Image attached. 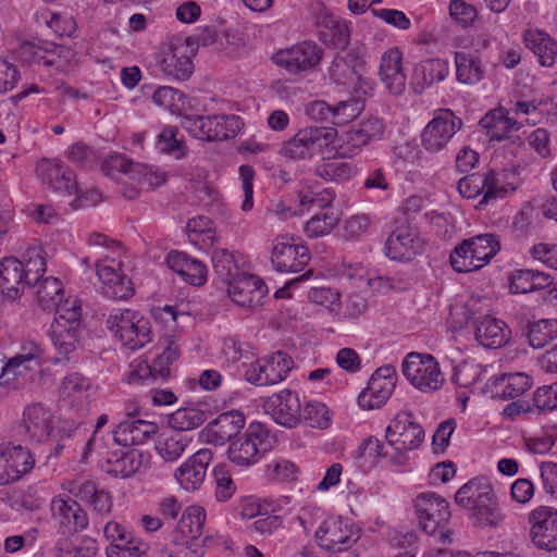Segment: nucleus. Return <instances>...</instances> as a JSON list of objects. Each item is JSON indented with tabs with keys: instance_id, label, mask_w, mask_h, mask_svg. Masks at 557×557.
Listing matches in <instances>:
<instances>
[{
	"instance_id": "obj_1",
	"label": "nucleus",
	"mask_w": 557,
	"mask_h": 557,
	"mask_svg": "<svg viewBox=\"0 0 557 557\" xmlns=\"http://www.w3.org/2000/svg\"><path fill=\"white\" fill-rule=\"evenodd\" d=\"M419 528L428 535L438 534L443 543L450 541L448 522L451 513L448 502L434 492H425L414 500Z\"/></svg>"
},
{
	"instance_id": "obj_2",
	"label": "nucleus",
	"mask_w": 557,
	"mask_h": 557,
	"mask_svg": "<svg viewBox=\"0 0 557 557\" xmlns=\"http://www.w3.org/2000/svg\"><path fill=\"white\" fill-rule=\"evenodd\" d=\"M336 136L337 132L334 127H305L285 141L278 153L294 161L311 159L323 148L333 144Z\"/></svg>"
},
{
	"instance_id": "obj_3",
	"label": "nucleus",
	"mask_w": 557,
	"mask_h": 557,
	"mask_svg": "<svg viewBox=\"0 0 557 557\" xmlns=\"http://www.w3.org/2000/svg\"><path fill=\"white\" fill-rule=\"evenodd\" d=\"M272 443L269 430L262 423L252 422L243 435L231 442L228 459L242 467L250 466L272 447Z\"/></svg>"
},
{
	"instance_id": "obj_4",
	"label": "nucleus",
	"mask_w": 557,
	"mask_h": 557,
	"mask_svg": "<svg viewBox=\"0 0 557 557\" xmlns=\"http://www.w3.org/2000/svg\"><path fill=\"white\" fill-rule=\"evenodd\" d=\"M240 125V117L236 115H186L182 119V126L191 136L208 141L233 138L239 132Z\"/></svg>"
},
{
	"instance_id": "obj_5",
	"label": "nucleus",
	"mask_w": 557,
	"mask_h": 557,
	"mask_svg": "<svg viewBox=\"0 0 557 557\" xmlns=\"http://www.w3.org/2000/svg\"><path fill=\"white\" fill-rule=\"evenodd\" d=\"M401 368L405 377L424 393L435 392L444 384L440 364L432 355L410 352L404 359Z\"/></svg>"
},
{
	"instance_id": "obj_6",
	"label": "nucleus",
	"mask_w": 557,
	"mask_h": 557,
	"mask_svg": "<svg viewBox=\"0 0 557 557\" xmlns=\"http://www.w3.org/2000/svg\"><path fill=\"white\" fill-rule=\"evenodd\" d=\"M462 125V120L455 115L451 110L440 109L435 111L434 117L426 124L421 134L422 147L432 153L443 150Z\"/></svg>"
},
{
	"instance_id": "obj_7",
	"label": "nucleus",
	"mask_w": 557,
	"mask_h": 557,
	"mask_svg": "<svg viewBox=\"0 0 557 557\" xmlns=\"http://www.w3.org/2000/svg\"><path fill=\"white\" fill-rule=\"evenodd\" d=\"M311 259L306 246L294 243L293 237L280 235L275 238L271 252L273 268L281 273H296L304 270Z\"/></svg>"
},
{
	"instance_id": "obj_8",
	"label": "nucleus",
	"mask_w": 557,
	"mask_h": 557,
	"mask_svg": "<svg viewBox=\"0 0 557 557\" xmlns=\"http://www.w3.org/2000/svg\"><path fill=\"white\" fill-rule=\"evenodd\" d=\"M457 189L467 199H473L482 195L479 205H488L506 196L507 189L499 185L494 171L486 173H473L458 181Z\"/></svg>"
},
{
	"instance_id": "obj_9",
	"label": "nucleus",
	"mask_w": 557,
	"mask_h": 557,
	"mask_svg": "<svg viewBox=\"0 0 557 557\" xmlns=\"http://www.w3.org/2000/svg\"><path fill=\"white\" fill-rule=\"evenodd\" d=\"M424 430L413 421L411 411H400L387 425L385 438L396 449L413 450L424 441Z\"/></svg>"
},
{
	"instance_id": "obj_10",
	"label": "nucleus",
	"mask_w": 557,
	"mask_h": 557,
	"mask_svg": "<svg viewBox=\"0 0 557 557\" xmlns=\"http://www.w3.org/2000/svg\"><path fill=\"white\" fill-rule=\"evenodd\" d=\"M318 544L329 552L349 548L359 539V532L347 520L329 518L314 532Z\"/></svg>"
},
{
	"instance_id": "obj_11",
	"label": "nucleus",
	"mask_w": 557,
	"mask_h": 557,
	"mask_svg": "<svg viewBox=\"0 0 557 557\" xmlns=\"http://www.w3.org/2000/svg\"><path fill=\"white\" fill-rule=\"evenodd\" d=\"M530 537L543 550H557V509L540 506L529 513Z\"/></svg>"
},
{
	"instance_id": "obj_12",
	"label": "nucleus",
	"mask_w": 557,
	"mask_h": 557,
	"mask_svg": "<svg viewBox=\"0 0 557 557\" xmlns=\"http://www.w3.org/2000/svg\"><path fill=\"white\" fill-rule=\"evenodd\" d=\"M323 58V49L312 41H302L274 55L277 65L292 74L314 69Z\"/></svg>"
},
{
	"instance_id": "obj_13",
	"label": "nucleus",
	"mask_w": 557,
	"mask_h": 557,
	"mask_svg": "<svg viewBox=\"0 0 557 557\" xmlns=\"http://www.w3.org/2000/svg\"><path fill=\"white\" fill-rule=\"evenodd\" d=\"M181 355V346L174 337L165 339V346L160 355H158L152 364L140 363L131 374V383L145 382L151 380L153 383L165 382L171 375L170 366L178 359Z\"/></svg>"
},
{
	"instance_id": "obj_14",
	"label": "nucleus",
	"mask_w": 557,
	"mask_h": 557,
	"mask_svg": "<svg viewBox=\"0 0 557 557\" xmlns=\"http://www.w3.org/2000/svg\"><path fill=\"white\" fill-rule=\"evenodd\" d=\"M364 67L363 52L360 47H352L338 52L329 67V77L337 85L364 83L362 72Z\"/></svg>"
},
{
	"instance_id": "obj_15",
	"label": "nucleus",
	"mask_w": 557,
	"mask_h": 557,
	"mask_svg": "<svg viewBox=\"0 0 557 557\" xmlns=\"http://www.w3.org/2000/svg\"><path fill=\"white\" fill-rule=\"evenodd\" d=\"M44 362V350L36 343H30L28 346H23L21 351L14 357L10 358L1 370L0 387L3 384L12 389H17L20 386L15 383L17 376L23 375L24 372L37 371Z\"/></svg>"
},
{
	"instance_id": "obj_16",
	"label": "nucleus",
	"mask_w": 557,
	"mask_h": 557,
	"mask_svg": "<svg viewBox=\"0 0 557 557\" xmlns=\"http://www.w3.org/2000/svg\"><path fill=\"white\" fill-rule=\"evenodd\" d=\"M263 409L277 424L286 428H294L301 420L298 394L290 389H283L269 396L263 403Z\"/></svg>"
},
{
	"instance_id": "obj_17",
	"label": "nucleus",
	"mask_w": 557,
	"mask_h": 557,
	"mask_svg": "<svg viewBox=\"0 0 557 557\" xmlns=\"http://www.w3.org/2000/svg\"><path fill=\"white\" fill-rule=\"evenodd\" d=\"M227 284V294L240 307L255 308L262 305L268 293L265 283L257 275L242 272Z\"/></svg>"
},
{
	"instance_id": "obj_18",
	"label": "nucleus",
	"mask_w": 557,
	"mask_h": 557,
	"mask_svg": "<svg viewBox=\"0 0 557 557\" xmlns=\"http://www.w3.org/2000/svg\"><path fill=\"white\" fill-rule=\"evenodd\" d=\"M211 460L212 453L209 449H199L185 460L174 472L181 487L187 492L200 488Z\"/></svg>"
},
{
	"instance_id": "obj_19",
	"label": "nucleus",
	"mask_w": 557,
	"mask_h": 557,
	"mask_svg": "<svg viewBox=\"0 0 557 557\" xmlns=\"http://www.w3.org/2000/svg\"><path fill=\"white\" fill-rule=\"evenodd\" d=\"M468 320L474 326V336L480 345L485 348H498L504 346L510 335L505 322L491 315L475 317L469 309Z\"/></svg>"
},
{
	"instance_id": "obj_20",
	"label": "nucleus",
	"mask_w": 557,
	"mask_h": 557,
	"mask_svg": "<svg viewBox=\"0 0 557 557\" xmlns=\"http://www.w3.org/2000/svg\"><path fill=\"white\" fill-rule=\"evenodd\" d=\"M52 517L66 532H79L88 527V515L78 499L57 496L51 502Z\"/></svg>"
},
{
	"instance_id": "obj_21",
	"label": "nucleus",
	"mask_w": 557,
	"mask_h": 557,
	"mask_svg": "<svg viewBox=\"0 0 557 557\" xmlns=\"http://www.w3.org/2000/svg\"><path fill=\"white\" fill-rule=\"evenodd\" d=\"M95 268L99 280L102 282V293L104 296L112 299H128L134 295V286L131 281L122 271L121 268L115 269L112 265L106 264L103 261L97 260Z\"/></svg>"
},
{
	"instance_id": "obj_22",
	"label": "nucleus",
	"mask_w": 557,
	"mask_h": 557,
	"mask_svg": "<svg viewBox=\"0 0 557 557\" xmlns=\"http://www.w3.org/2000/svg\"><path fill=\"white\" fill-rule=\"evenodd\" d=\"M244 424L245 417L242 412L237 410L223 412L206 426V440L210 444L222 446L238 435Z\"/></svg>"
},
{
	"instance_id": "obj_23",
	"label": "nucleus",
	"mask_w": 557,
	"mask_h": 557,
	"mask_svg": "<svg viewBox=\"0 0 557 557\" xmlns=\"http://www.w3.org/2000/svg\"><path fill=\"white\" fill-rule=\"evenodd\" d=\"M159 426L143 419H127L120 422L112 431L113 442L123 447L141 445L157 434Z\"/></svg>"
},
{
	"instance_id": "obj_24",
	"label": "nucleus",
	"mask_w": 557,
	"mask_h": 557,
	"mask_svg": "<svg viewBox=\"0 0 557 557\" xmlns=\"http://www.w3.org/2000/svg\"><path fill=\"white\" fill-rule=\"evenodd\" d=\"M479 125L491 140L510 139L513 144L521 140L518 134H513L520 129V124L510 119L502 108L490 110L481 117Z\"/></svg>"
},
{
	"instance_id": "obj_25",
	"label": "nucleus",
	"mask_w": 557,
	"mask_h": 557,
	"mask_svg": "<svg viewBox=\"0 0 557 557\" xmlns=\"http://www.w3.org/2000/svg\"><path fill=\"white\" fill-rule=\"evenodd\" d=\"M143 463V455L136 449L109 450L101 469L114 478H131Z\"/></svg>"
},
{
	"instance_id": "obj_26",
	"label": "nucleus",
	"mask_w": 557,
	"mask_h": 557,
	"mask_svg": "<svg viewBox=\"0 0 557 557\" xmlns=\"http://www.w3.org/2000/svg\"><path fill=\"white\" fill-rule=\"evenodd\" d=\"M386 255L393 260L409 261L422 249L421 239L409 227L396 228L386 239Z\"/></svg>"
},
{
	"instance_id": "obj_27",
	"label": "nucleus",
	"mask_w": 557,
	"mask_h": 557,
	"mask_svg": "<svg viewBox=\"0 0 557 557\" xmlns=\"http://www.w3.org/2000/svg\"><path fill=\"white\" fill-rule=\"evenodd\" d=\"M380 77L393 95H400L406 87V74L403 69V53L398 48L387 50L381 58Z\"/></svg>"
},
{
	"instance_id": "obj_28",
	"label": "nucleus",
	"mask_w": 557,
	"mask_h": 557,
	"mask_svg": "<svg viewBox=\"0 0 557 557\" xmlns=\"http://www.w3.org/2000/svg\"><path fill=\"white\" fill-rule=\"evenodd\" d=\"M101 171L104 175L117 180V174L128 175L129 178L139 183H148L149 185H159L160 181L157 176L147 172L141 164H134L123 154H114L106 158L101 163Z\"/></svg>"
},
{
	"instance_id": "obj_29",
	"label": "nucleus",
	"mask_w": 557,
	"mask_h": 557,
	"mask_svg": "<svg viewBox=\"0 0 557 557\" xmlns=\"http://www.w3.org/2000/svg\"><path fill=\"white\" fill-rule=\"evenodd\" d=\"M23 262L15 257H5L0 262V288L11 299H16L26 287H30V281L24 275Z\"/></svg>"
},
{
	"instance_id": "obj_30",
	"label": "nucleus",
	"mask_w": 557,
	"mask_h": 557,
	"mask_svg": "<svg viewBox=\"0 0 557 557\" xmlns=\"http://www.w3.org/2000/svg\"><path fill=\"white\" fill-rule=\"evenodd\" d=\"M168 265L190 285L201 286L207 282V267L187 253L172 250L166 257Z\"/></svg>"
},
{
	"instance_id": "obj_31",
	"label": "nucleus",
	"mask_w": 557,
	"mask_h": 557,
	"mask_svg": "<svg viewBox=\"0 0 557 557\" xmlns=\"http://www.w3.org/2000/svg\"><path fill=\"white\" fill-rule=\"evenodd\" d=\"M320 40L333 49L345 50L349 45L350 32L345 22L331 13H322L317 17Z\"/></svg>"
},
{
	"instance_id": "obj_32",
	"label": "nucleus",
	"mask_w": 557,
	"mask_h": 557,
	"mask_svg": "<svg viewBox=\"0 0 557 557\" xmlns=\"http://www.w3.org/2000/svg\"><path fill=\"white\" fill-rule=\"evenodd\" d=\"M160 67L166 76L173 79L185 81L189 78L194 72V64L188 54V48L177 46L164 51Z\"/></svg>"
},
{
	"instance_id": "obj_33",
	"label": "nucleus",
	"mask_w": 557,
	"mask_h": 557,
	"mask_svg": "<svg viewBox=\"0 0 557 557\" xmlns=\"http://www.w3.org/2000/svg\"><path fill=\"white\" fill-rule=\"evenodd\" d=\"M492 398L512 399L532 387L531 376L522 372L504 373L492 381Z\"/></svg>"
},
{
	"instance_id": "obj_34",
	"label": "nucleus",
	"mask_w": 557,
	"mask_h": 557,
	"mask_svg": "<svg viewBox=\"0 0 557 557\" xmlns=\"http://www.w3.org/2000/svg\"><path fill=\"white\" fill-rule=\"evenodd\" d=\"M73 496L91 507L97 515H108L112 510V496L109 492L98 488L92 481H84L71 490Z\"/></svg>"
},
{
	"instance_id": "obj_35",
	"label": "nucleus",
	"mask_w": 557,
	"mask_h": 557,
	"mask_svg": "<svg viewBox=\"0 0 557 557\" xmlns=\"http://www.w3.org/2000/svg\"><path fill=\"white\" fill-rule=\"evenodd\" d=\"M0 458L5 460V467L9 468L16 481L28 473L35 466L32 451L21 445L1 444Z\"/></svg>"
},
{
	"instance_id": "obj_36",
	"label": "nucleus",
	"mask_w": 557,
	"mask_h": 557,
	"mask_svg": "<svg viewBox=\"0 0 557 557\" xmlns=\"http://www.w3.org/2000/svg\"><path fill=\"white\" fill-rule=\"evenodd\" d=\"M495 495L486 478H474L463 484L455 494V503L465 509H470L479 503H484Z\"/></svg>"
},
{
	"instance_id": "obj_37",
	"label": "nucleus",
	"mask_w": 557,
	"mask_h": 557,
	"mask_svg": "<svg viewBox=\"0 0 557 557\" xmlns=\"http://www.w3.org/2000/svg\"><path fill=\"white\" fill-rule=\"evenodd\" d=\"M525 46L537 57L541 65L550 67L557 57V41L542 30H530L524 35Z\"/></svg>"
},
{
	"instance_id": "obj_38",
	"label": "nucleus",
	"mask_w": 557,
	"mask_h": 557,
	"mask_svg": "<svg viewBox=\"0 0 557 557\" xmlns=\"http://www.w3.org/2000/svg\"><path fill=\"white\" fill-rule=\"evenodd\" d=\"M449 71L448 63L442 59H428L420 62L413 70L412 79L420 91L445 79Z\"/></svg>"
},
{
	"instance_id": "obj_39",
	"label": "nucleus",
	"mask_w": 557,
	"mask_h": 557,
	"mask_svg": "<svg viewBox=\"0 0 557 557\" xmlns=\"http://www.w3.org/2000/svg\"><path fill=\"white\" fill-rule=\"evenodd\" d=\"M394 388L393 381L371 376L368 386L358 396V405L364 410L380 408L391 397Z\"/></svg>"
},
{
	"instance_id": "obj_40",
	"label": "nucleus",
	"mask_w": 557,
	"mask_h": 557,
	"mask_svg": "<svg viewBox=\"0 0 557 557\" xmlns=\"http://www.w3.org/2000/svg\"><path fill=\"white\" fill-rule=\"evenodd\" d=\"M522 336L527 337L529 345L539 349L557 338V320L541 319L528 322L522 326Z\"/></svg>"
},
{
	"instance_id": "obj_41",
	"label": "nucleus",
	"mask_w": 557,
	"mask_h": 557,
	"mask_svg": "<svg viewBox=\"0 0 557 557\" xmlns=\"http://www.w3.org/2000/svg\"><path fill=\"white\" fill-rule=\"evenodd\" d=\"M469 510L470 519L473 525L478 528H496L504 520L496 495L488 497L484 503L474 505Z\"/></svg>"
},
{
	"instance_id": "obj_42",
	"label": "nucleus",
	"mask_w": 557,
	"mask_h": 557,
	"mask_svg": "<svg viewBox=\"0 0 557 557\" xmlns=\"http://www.w3.org/2000/svg\"><path fill=\"white\" fill-rule=\"evenodd\" d=\"M50 412L42 404L28 405L23 412V426L32 438L38 441L48 434Z\"/></svg>"
},
{
	"instance_id": "obj_43",
	"label": "nucleus",
	"mask_w": 557,
	"mask_h": 557,
	"mask_svg": "<svg viewBox=\"0 0 557 557\" xmlns=\"http://www.w3.org/2000/svg\"><path fill=\"white\" fill-rule=\"evenodd\" d=\"M50 336L59 355V357L54 359V362L71 360V355L75 352L79 346L81 331L51 326Z\"/></svg>"
},
{
	"instance_id": "obj_44",
	"label": "nucleus",
	"mask_w": 557,
	"mask_h": 557,
	"mask_svg": "<svg viewBox=\"0 0 557 557\" xmlns=\"http://www.w3.org/2000/svg\"><path fill=\"white\" fill-rule=\"evenodd\" d=\"M44 180L55 190L71 196L78 193L75 173L62 164H49Z\"/></svg>"
},
{
	"instance_id": "obj_45",
	"label": "nucleus",
	"mask_w": 557,
	"mask_h": 557,
	"mask_svg": "<svg viewBox=\"0 0 557 557\" xmlns=\"http://www.w3.org/2000/svg\"><path fill=\"white\" fill-rule=\"evenodd\" d=\"M466 242L480 263V269L487 264L500 249L499 238L495 234H480L466 239Z\"/></svg>"
},
{
	"instance_id": "obj_46",
	"label": "nucleus",
	"mask_w": 557,
	"mask_h": 557,
	"mask_svg": "<svg viewBox=\"0 0 557 557\" xmlns=\"http://www.w3.org/2000/svg\"><path fill=\"white\" fill-rule=\"evenodd\" d=\"M269 385L285 380L294 367V361L286 352L281 350L262 359Z\"/></svg>"
},
{
	"instance_id": "obj_47",
	"label": "nucleus",
	"mask_w": 557,
	"mask_h": 557,
	"mask_svg": "<svg viewBox=\"0 0 557 557\" xmlns=\"http://www.w3.org/2000/svg\"><path fill=\"white\" fill-rule=\"evenodd\" d=\"M206 510L200 506L187 507L178 523L177 529L190 540H197L203 534Z\"/></svg>"
},
{
	"instance_id": "obj_48",
	"label": "nucleus",
	"mask_w": 557,
	"mask_h": 557,
	"mask_svg": "<svg viewBox=\"0 0 557 557\" xmlns=\"http://www.w3.org/2000/svg\"><path fill=\"white\" fill-rule=\"evenodd\" d=\"M339 216L331 207H325L313 215L305 225V233L311 238L330 234L338 224Z\"/></svg>"
},
{
	"instance_id": "obj_49",
	"label": "nucleus",
	"mask_w": 557,
	"mask_h": 557,
	"mask_svg": "<svg viewBox=\"0 0 557 557\" xmlns=\"http://www.w3.org/2000/svg\"><path fill=\"white\" fill-rule=\"evenodd\" d=\"M457 79L463 84H475L483 77L484 71L480 61L466 52L455 53Z\"/></svg>"
},
{
	"instance_id": "obj_50",
	"label": "nucleus",
	"mask_w": 557,
	"mask_h": 557,
	"mask_svg": "<svg viewBox=\"0 0 557 557\" xmlns=\"http://www.w3.org/2000/svg\"><path fill=\"white\" fill-rule=\"evenodd\" d=\"M54 310L55 318L51 326L81 331L82 307L78 299H66L63 304L55 306Z\"/></svg>"
},
{
	"instance_id": "obj_51",
	"label": "nucleus",
	"mask_w": 557,
	"mask_h": 557,
	"mask_svg": "<svg viewBox=\"0 0 557 557\" xmlns=\"http://www.w3.org/2000/svg\"><path fill=\"white\" fill-rule=\"evenodd\" d=\"M63 284L58 277H46L37 290L38 305L44 310H52L63 300Z\"/></svg>"
},
{
	"instance_id": "obj_52",
	"label": "nucleus",
	"mask_w": 557,
	"mask_h": 557,
	"mask_svg": "<svg viewBox=\"0 0 557 557\" xmlns=\"http://www.w3.org/2000/svg\"><path fill=\"white\" fill-rule=\"evenodd\" d=\"M207 419L203 410L181 408L169 416V425L176 431H190L199 428Z\"/></svg>"
},
{
	"instance_id": "obj_53",
	"label": "nucleus",
	"mask_w": 557,
	"mask_h": 557,
	"mask_svg": "<svg viewBox=\"0 0 557 557\" xmlns=\"http://www.w3.org/2000/svg\"><path fill=\"white\" fill-rule=\"evenodd\" d=\"M211 260L214 273L224 283H228L242 273L234 255L225 248H215L212 251Z\"/></svg>"
},
{
	"instance_id": "obj_54",
	"label": "nucleus",
	"mask_w": 557,
	"mask_h": 557,
	"mask_svg": "<svg viewBox=\"0 0 557 557\" xmlns=\"http://www.w3.org/2000/svg\"><path fill=\"white\" fill-rule=\"evenodd\" d=\"M134 325L129 330L132 333L121 335V342L129 349H137L151 341V323L148 318L140 314L134 320Z\"/></svg>"
},
{
	"instance_id": "obj_55",
	"label": "nucleus",
	"mask_w": 557,
	"mask_h": 557,
	"mask_svg": "<svg viewBox=\"0 0 557 557\" xmlns=\"http://www.w3.org/2000/svg\"><path fill=\"white\" fill-rule=\"evenodd\" d=\"M187 445L186 437L176 433L170 436H160L156 443V449L162 459L172 462L183 455Z\"/></svg>"
},
{
	"instance_id": "obj_56",
	"label": "nucleus",
	"mask_w": 557,
	"mask_h": 557,
	"mask_svg": "<svg viewBox=\"0 0 557 557\" xmlns=\"http://www.w3.org/2000/svg\"><path fill=\"white\" fill-rule=\"evenodd\" d=\"M450 264L456 272L468 273L480 269L468 242L462 240L450 253Z\"/></svg>"
},
{
	"instance_id": "obj_57",
	"label": "nucleus",
	"mask_w": 557,
	"mask_h": 557,
	"mask_svg": "<svg viewBox=\"0 0 557 557\" xmlns=\"http://www.w3.org/2000/svg\"><path fill=\"white\" fill-rule=\"evenodd\" d=\"M148 550L149 545L132 534L129 540L107 547L106 553L108 557H143Z\"/></svg>"
},
{
	"instance_id": "obj_58",
	"label": "nucleus",
	"mask_w": 557,
	"mask_h": 557,
	"mask_svg": "<svg viewBox=\"0 0 557 557\" xmlns=\"http://www.w3.org/2000/svg\"><path fill=\"white\" fill-rule=\"evenodd\" d=\"M40 248H32L27 250V260L23 262L24 277L30 281V287L35 286L42 277L47 270L46 259Z\"/></svg>"
},
{
	"instance_id": "obj_59",
	"label": "nucleus",
	"mask_w": 557,
	"mask_h": 557,
	"mask_svg": "<svg viewBox=\"0 0 557 557\" xmlns=\"http://www.w3.org/2000/svg\"><path fill=\"white\" fill-rule=\"evenodd\" d=\"M364 109L363 100L351 97L333 106V125H343L357 117Z\"/></svg>"
},
{
	"instance_id": "obj_60",
	"label": "nucleus",
	"mask_w": 557,
	"mask_h": 557,
	"mask_svg": "<svg viewBox=\"0 0 557 557\" xmlns=\"http://www.w3.org/2000/svg\"><path fill=\"white\" fill-rule=\"evenodd\" d=\"M138 313L126 310H112L107 319V327L114 333L116 337L121 341V335L132 333L129 330L134 325V320L137 318Z\"/></svg>"
},
{
	"instance_id": "obj_61",
	"label": "nucleus",
	"mask_w": 557,
	"mask_h": 557,
	"mask_svg": "<svg viewBox=\"0 0 557 557\" xmlns=\"http://www.w3.org/2000/svg\"><path fill=\"white\" fill-rule=\"evenodd\" d=\"M338 141H341L338 150H341L344 157L355 156L361 147L369 143L358 125L351 126L348 131L344 132Z\"/></svg>"
},
{
	"instance_id": "obj_62",
	"label": "nucleus",
	"mask_w": 557,
	"mask_h": 557,
	"mask_svg": "<svg viewBox=\"0 0 557 557\" xmlns=\"http://www.w3.org/2000/svg\"><path fill=\"white\" fill-rule=\"evenodd\" d=\"M301 417L309 426L318 429L327 428L331 421L327 407L321 403H308Z\"/></svg>"
},
{
	"instance_id": "obj_63",
	"label": "nucleus",
	"mask_w": 557,
	"mask_h": 557,
	"mask_svg": "<svg viewBox=\"0 0 557 557\" xmlns=\"http://www.w3.org/2000/svg\"><path fill=\"white\" fill-rule=\"evenodd\" d=\"M152 98L156 103L172 111L180 110L181 104H184L186 100V96L183 91L170 86L158 87Z\"/></svg>"
},
{
	"instance_id": "obj_64",
	"label": "nucleus",
	"mask_w": 557,
	"mask_h": 557,
	"mask_svg": "<svg viewBox=\"0 0 557 557\" xmlns=\"http://www.w3.org/2000/svg\"><path fill=\"white\" fill-rule=\"evenodd\" d=\"M533 405L540 411L557 409V382L539 387L533 396Z\"/></svg>"
}]
</instances>
